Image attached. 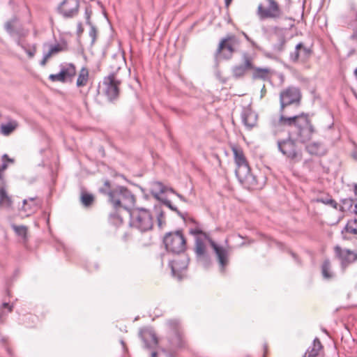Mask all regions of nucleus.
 <instances>
[{"label": "nucleus", "instance_id": "1", "mask_svg": "<svg viewBox=\"0 0 357 357\" xmlns=\"http://www.w3.org/2000/svg\"><path fill=\"white\" fill-rule=\"evenodd\" d=\"M189 232L193 235L197 236L196 237L195 250L199 260L204 261L205 265L207 263L208 257L206 252V245L204 243V241H207L214 250L218 262L222 268V270H223L224 267L227 264L228 262V250L221 246L218 245L206 233L204 232L198 228H190Z\"/></svg>", "mask_w": 357, "mask_h": 357}, {"label": "nucleus", "instance_id": "2", "mask_svg": "<svg viewBox=\"0 0 357 357\" xmlns=\"http://www.w3.org/2000/svg\"><path fill=\"white\" fill-rule=\"evenodd\" d=\"M109 201L116 210L130 211L135 204L134 195L126 188L119 186L107 193Z\"/></svg>", "mask_w": 357, "mask_h": 357}, {"label": "nucleus", "instance_id": "3", "mask_svg": "<svg viewBox=\"0 0 357 357\" xmlns=\"http://www.w3.org/2000/svg\"><path fill=\"white\" fill-rule=\"evenodd\" d=\"M130 225L144 232L152 229L153 218L151 212L145 208H136L130 211Z\"/></svg>", "mask_w": 357, "mask_h": 357}, {"label": "nucleus", "instance_id": "4", "mask_svg": "<svg viewBox=\"0 0 357 357\" xmlns=\"http://www.w3.org/2000/svg\"><path fill=\"white\" fill-rule=\"evenodd\" d=\"M257 14L261 20L271 19L274 21L282 18L284 13L275 0H264L259 4Z\"/></svg>", "mask_w": 357, "mask_h": 357}, {"label": "nucleus", "instance_id": "5", "mask_svg": "<svg viewBox=\"0 0 357 357\" xmlns=\"http://www.w3.org/2000/svg\"><path fill=\"white\" fill-rule=\"evenodd\" d=\"M317 130L310 119L308 115L303 114V117L298 121L296 127V139L301 143L310 141Z\"/></svg>", "mask_w": 357, "mask_h": 357}, {"label": "nucleus", "instance_id": "6", "mask_svg": "<svg viewBox=\"0 0 357 357\" xmlns=\"http://www.w3.org/2000/svg\"><path fill=\"white\" fill-rule=\"evenodd\" d=\"M301 98L300 89L296 86H289L280 93V112L282 113L284 108L290 105L298 103Z\"/></svg>", "mask_w": 357, "mask_h": 357}, {"label": "nucleus", "instance_id": "7", "mask_svg": "<svg viewBox=\"0 0 357 357\" xmlns=\"http://www.w3.org/2000/svg\"><path fill=\"white\" fill-rule=\"evenodd\" d=\"M335 257L340 263L341 268L345 270L350 264L357 261V252L348 248H342L340 245L334 247Z\"/></svg>", "mask_w": 357, "mask_h": 357}, {"label": "nucleus", "instance_id": "8", "mask_svg": "<svg viewBox=\"0 0 357 357\" xmlns=\"http://www.w3.org/2000/svg\"><path fill=\"white\" fill-rule=\"evenodd\" d=\"M236 44L237 40L234 36H229L223 38L220 42L218 47L215 52V59H230L234 52V46Z\"/></svg>", "mask_w": 357, "mask_h": 357}, {"label": "nucleus", "instance_id": "9", "mask_svg": "<svg viewBox=\"0 0 357 357\" xmlns=\"http://www.w3.org/2000/svg\"><path fill=\"white\" fill-rule=\"evenodd\" d=\"M151 193L158 200H160L168 208L172 211H176V208L174 207L170 200L168 199L174 192L171 190L167 189L161 183L155 182L151 185Z\"/></svg>", "mask_w": 357, "mask_h": 357}, {"label": "nucleus", "instance_id": "10", "mask_svg": "<svg viewBox=\"0 0 357 357\" xmlns=\"http://www.w3.org/2000/svg\"><path fill=\"white\" fill-rule=\"evenodd\" d=\"M279 151L286 157L295 160L301 156L298 151L295 142L290 137L286 139L278 141Z\"/></svg>", "mask_w": 357, "mask_h": 357}, {"label": "nucleus", "instance_id": "11", "mask_svg": "<svg viewBox=\"0 0 357 357\" xmlns=\"http://www.w3.org/2000/svg\"><path fill=\"white\" fill-rule=\"evenodd\" d=\"M235 172L241 183H248L252 187L256 185V178L251 174L248 163L236 166Z\"/></svg>", "mask_w": 357, "mask_h": 357}, {"label": "nucleus", "instance_id": "12", "mask_svg": "<svg viewBox=\"0 0 357 357\" xmlns=\"http://www.w3.org/2000/svg\"><path fill=\"white\" fill-rule=\"evenodd\" d=\"M119 84L120 82L114 74L109 75L105 78L103 82V84L105 86V91L110 100L114 99L118 96Z\"/></svg>", "mask_w": 357, "mask_h": 357}, {"label": "nucleus", "instance_id": "13", "mask_svg": "<svg viewBox=\"0 0 357 357\" xmlns=\"http://www.w3.org/2000/svg\"><path fill=\"white\" fill-rule=\"evenodd\" d=\"M79 7L78 0H63L59 6V11L65 17H73L77 14Z\"/></svg>", "mask_w": 357, "mask_h": 357}, {"label": "nucleus", "instance_id": "14", "mask_svg": "<svg viewBox=\"0 0 357 357\" xmlns=\"http://www.w3.org/2000/svg\"><path fill=\"white\" fill-rule=\"evenodd\" d=\"M243 64L236 65L232 68V74L235 78H240L244 76L245 73L253 68L252 58L248 53H243L242 55Z\"/></svg>", "mask_w": 357, "mask_h": 357}, {"label": "nucleus", "instance_id": "15", "mask_svg": "<svg viewBox=\"0 0 357 357\" xmlns=\"http://www.w3.org/2000/svg\"><path fill=\"white\" fill-rule=\"evenodd\" d=\"M342 235L344 240L352 241L354 248H357V219L348 220Z\"/></svg>", "mask_w": 357, "mask_h": 357}, {"label": "nucleus", "instance_id": "16", "mask_svg": "<svg viewBox=\"0 0 357 357\" xmlns=\"http://www.w3.org/2000/svg\"><path fill=\"white\" fill-rule=\"evenodd\" d=\"M342 235L344 240L352 241L354 248H357V219L348 220Z\"/></svg>", "mask_w": 357, "mask_h": 357}, {"label": "nucleus", "instance_id": "17", "mask_svg": "<svg viewBox=\"0 0 357 357\" xmlns=\"http://www.w3.org/2000/svg\"><path fill=\"white\" fill-rule=\"evenodd\" d=\"M310 50L305 47L302 43H299L296 45L294 51L290 53V59L294 63L299 61L304 62L310 57Z\"/></svg>", "mask_w": 357, "mask_h": 357}, {"label": "nucleus", "instance_id": "18", "mask_svg": "<svg viewBox=\"0 0 357 357\" xmlns=\"http://www.w3.org/2000/svg\"><path fill=\"white\" fill-rule=\"evenodd\" d=\"M163 241L168 252L177 254L178 248V230L167 234Z\"/></svg>", "mask_w": 357, "mask_h": 357}, {"label": "nucleus", "instance_id": "19", "mask_svg": "<svg viewBox=\"0 0 357 357\" xmlns=\"http://www.w3.org/2000/svg\"><path fill=\"white\" fill-rule=\"evenodd\" d=\"M39 208V202L35 197L25 199L22 202V205L19 208V211L26 216H29L36 212Z\"/></svg>", "mask_w": 357, "mask_h": 357}, {"label": "nucleus", "instance_id": "20", "mask_svg": "<svg viewBox=\"0 0 357 357\" xmlns=\"http://www.w3.org/2000/svg\"><path fill=\"white\" fill-rule=\"evenodd\" d=\"M141 337L147 348H155L158 344V339L155 332L151 328H145L141 331Z\"/></svg>", "mask_w": 357, "mask_h": 357}, {"label": "nucleus", "instance_id": "21", "mask_svg": "<svg viewBox=\"0 0 357 357\" xmlns=\"http://www.w3.org/2000/svg\"><path fill=\"white\" fill-rule=\"evenodd\" d=\"M13 201L12 197L8 194L4 181L0 183V208H10Z\"/></svg>", "mask_w": 357, "mask_h": 357}, {"label": "nucleus", "instance_id": "22", "mask_svg": "<svg viewBox=\"0 0 357 357\" xmlns=\"http://www.w3.org/2000/svg\"><path fill=\"white\" fill-rule=\"evenodd\" d=\"M241 119L244 126L248 129L253 128L257 121V115L248 109H244L241 113Z\"/></svg>", "mask_w": 357, "mask_h": 357}, {"label": "nucleus", "instance_id": "23", "mask_svg": "<svg viewBox=\"0 0 357 357\" xmlns=\"http://www.w3.org/2000/svg\"><path fill=\"white\" fill-rule=\"evenodd\" d=\"M252 77L255 79L266 80L270 78L272 70L268 68H255L253 66Z\"/></svg>", "mask_w": 357, "mask_h": 357}, {"label": "nucleus", "instance_id": "24", "mask_svg": "<svg viewBox=\"0 0 357 357\" xmlns=\"http://www.w3.org/2000/svg\"><path fill=\"white\" fill-rule=\"evenodd\" d=\"M19 126L17 121L10 119L6 123H3L0 126L1 132L5 135L8 136L13 132Z\"/></svg>", "mask_w": 357, "mask_h": 357}, {"label": "nucleus", "instance_id": "25", "mask_svg": "<svg viewBox=\"0 0 357 357\" xmlns=\"http://www.w3.org/2000/svg\"><path fill=\"white\" fill-rule=\"evenodd\" d=\"M301 117H303V114L291 117H286L282 114L279 119V123L282 126H294L296 128L298 121Z\"/></svg>", "mask_w": 357, "mask_h": 357}, {"label": "nucleus", "instance_id": "26", "mask_svg": "<svg viewBox=\"0 0 357 357\" xmlns=\"http://www.w3.org/2000/svg\"><path fill=\"white\" fill-rule=\"evenodd\" d=\"M322 345L318 338H316L314 342L312 347H310L305 353L303 357H316L319 351L321 349Z\"/></svg>", "mask_w": 357, "mask_h": 357}, {"label": "nucleus", "instance_id": "27", "mask_svg": "<svg viewBox=\"0 0 357 357\" xmlns=\"http://www.w3.org/2000/svg\"><path fill=\"white\" fill-rule=\"evenodd\" d=\"M231 149L234 153V160L236 166L248 163L243 151L241 148L238 146H233Z\"/></svg>", "mask_w": 357, "mask_h": 357}, {"label": "nucleus", "instance_id": "28", "mask_svg": "<svg viewBox=\"0 0 357 357\" xmlns=\"http://www.w3.org/2000/svg\"><path fill=\"white\" fill-rule=\"evenodd\" d=\"M61 70L63 72V75L66 81L72 80L76 74L75 67L72 63L63 65Z\"/></svg>", "mask_w": 357, "mask_h": 357}, {"label": "nucleus", "instance_id": "29", "mask_svg": "<svg viewBox=\"0 0 357 357\" xmlns=\"http://www.w3.org/2000/svg\"><path fill=\"white\" fill-rule=\"evenodd\" d=\"M89 80V70L86 68H82L79 71L77 80V86L78 87L85 86Z\"/></svg>", "mask_w": 357, "mask_h": 357}, {"label": "nucleus", "instance_id": "30", "mask_svg": "<svg viewBox=\"0 0 357 357\" xmlns=\"http://www.w3.org/2000/svg\"><path fill=\"white\" fill-rule=\"evenodd\" d=\"M321 273L324 278L329 280L333 278L334 275L331 271V262L328 259L324 261L321 266Z\"/></svg>", "mask_w": 357, "mask_h": 357}, {"label": "nucleus", "instance_id": "31", "mask_svg": "<svg viewBox=\"0 0 357 357\" xmlns=\"http://www.w3.org/2000/svg\"><path fill=\"white\" fill-rule=\"evenodd\" d=\"M321 144L319 142H314L310 144H308L306 146L307 151L311 154V155H318L321 153Z\"/></svg>", "mask_w": 357, "mask_h": 357}, {"label": "nucleus", "instance_id": "32", "mask_svg": "<svg viewBox=\"0 0 357 357\" xmlns=\"http://www.w3.org/2000/svg\"><path fill=\"white\" fill-rule=\"evenodd\" d=\"M2 162H3V163L0 168V172H3L8 167L7 162L13 163L14 162V160L10 158L7 154H4L2 156ZM0 181H1V182L3 181V176L1 174V172H0Z\"/></svg>", "mask_w": 357, "mask_h": 357}, {"label": "nucleus", "instance_id": "33", "mask_svg": "<svg viewBox=\"0 0 357 357\" xmlns=\"http://www.w3.org/2000/svg\"><path fill=\"white\" fill-rule=\"evenodd\" d=\"M12 228L16 232V234L20 236H22L24 239L26 238L27 228L25 226L20 225H12Z\"/></svg>", "mask_w": 357, "mask_h": 357}, {"label": "nucleus", "instance_id": "34", "mask_svg": "<svg viewBox=\"0 0 357 357\" xmlns=\"http://www.w3.org/2000/svg\"><path fill=\"white\" fill-rule=\"evenodd\" d=\"M286 43V40L284 36H281L279 38V41L277 44L274 45L273 49L276 52H281L284 50Z\"/></svg>", "mask_w": 357, "mask_h": 357}, {"label": "nucleus", "instance_id": "35", "mask_svg": "<svg viewBox=\"0 0 357 357\" xmlns=\"http://www.w3.org/2000/svg\"><path fill=\"white\" fill-rule=\"evenodd\" d=\"M317 202L323 203L326 205H329L335 209L337 208V206H338L337 203L334 199H333L331 198H329V197L319 198V199H317Z\"/></svg>", "mask_w": 357, "mask_h": 357}, {"label": "nucleus", "instance_id": "36", "mask_svg": "<svg viewBox=\"0 0 357 357\" xmlns=\"http://www.w3.org/2000/svg\"><path fill=\"white\" fill-rule=\"evenodd\" d=\"M81 201L83 205L89 206L93 202V197L91 195L83 193L81 197Z\"/></svg>", "mask_w": 357, "mask_h": 357}, {"label": "nucleus", "instance_id": "37", "mask_svg": "<svg viewBox=\"0 0 357 357\" xmlns=\"http://www.w3.org/2000/svg\"><path fill=\"white\" fill-rule=\"evenodd\" d=\"M49 79L52 82H66L64 75L63 72L61 70L57 73V74H52L49 76Z\"/></svg>", "mask_w": 357, "mask_h": 357}, {"label": "nucleus", "instance_id": "38", "mask_svg": "<svg viewBox=\"0 0 357 357\" xmlns=\"http://www.w3.org/2000/svg\"><path fill=\"white\" fill-rule=\"evenodd\" d=\"M63 50V47L60 45H52L50 47L48 52H47V54H50V56L51 57L52 55H54Z\"/></svg>", "mask_w": 357, "mask_h": 357}, {"label": "nucleus", "instance_id": "39", "mask_svg": "<svg viewBox=\"0 0 357 357\" xmlns=\"http://www.w3.org/2000/svg\"><path fill=\"white\" fill-rule=\"evenodd\" d=\"M353 201L351 199H344L342 201V205L340 206V210L344 211L347 209H350L352 208Z\"/></svg>", "mask_w": 357, "mask_h": 357}, {"label": "nucleus", "instance_id": "40", "mask_svg": "<svg viewBox=\"0 0 357 357\" xmlns=\"http://www.w3.org/2000/svg\"><path fill=\"white\" fill-rule=\"evenodd\" d=\"M22 47L24 50V51L26 52V54L29 55L30 58H32L36 54V46L33 45L31 47L27 48L23 45H21Z\"/></svg>", "mask_w": 357, "mask_h": 357}, {"label": "nucleus", "instance_id": "41", "mask_svg": "<svg viewBox=\"0 0 357 357\" xmlns=\"http://www.w3.org/2000/svg\"><path fill=\"white\" fill-rule=\"evenodd\" d=\"M180 218L183 220L185 224H195V220L188 214L180 213Z\"/></svg>", "mask_w": 357, "mask_h": 357}, {"label": "nucleus", "instance_id": "42", "mask_svg": "<svg viewBox=\"0 0 357 357\" xmlns=\"http://www.w3.org/2000/svg\"><path fill=\"white\" fill-rule=\"evenodd\" d=\"M169 266L171 268L172 275L176 276L177 273L176 263L174 261H170Z\"/></svg>", "mask_w": 357, "mask_h": 357}, {"label": "nucleus", "instance_id": "43", "mask_svg": "<svg viewBox=\"0 0 357 357\" xmlns=\"http://www.w3.org/2000/svg\"><path fill=\"white\" fill-rule=\"evenodd\" d=\"M96 29L95 28V26L91 25V29H90V31H89V36L91 37L92 38V42L93 43L96 38Z\"/></svg>", "mask_w": 357, "mask_h": 357}, {"label": "nucleus", "instance_id": "44", "mask_svg": "<svg viewBox=\"0 0 357 357\" xmlns=\"http://www.w3.org/2000/svg\"><path fill=\"white\" fill-rule=\"evenodd\" d=\"M151 357H169V356L165 351H162L160 353L153 352L151 354Z\"/></svg>", "mask_w": 357, "mask_h": 357}, {"label": "nucleus", "instance_id": "45", "mask_svg": "<svg viewBox=\"0 0 357 357\" xmlns=\"http://www.w3.org/2000/svg\"><path fill=\"white\" fill-rule=\"evenodd\" d=\"M83 31H84V28L82 26V23H78L77 25V35L78 36L81 35L83 33Z\"/></svg>", "mask_w": 357, "mask_h": 357}, {"label": "nucleus", "instance_id": "46", "mask_svg": "<svg viewBox=\"0 0 357 357\" xmlns=\"http://www.w3.org/2000/svg\"><path fill=\"white\" fill-rule=\"evenodd\" d=\"M50 58V54H47V53H45L44 54L43 60L40 61L41 66H45Z\"/></svg>", "mask_w": 357, "mask_h": 357}, {"label": "nucleus", "instance_id": "47", "mask_svg": "<svg viewBox=\"0 0 357 357\" xmlns=\"http://www.w3.org/2000/svg\"><path fill=\"white\" fill-rule=\"evenodd\" d=\"M2 307H3V309H6H6L8 310V312H11V311H12V306H11V305H9L8 303H4L3 304V306H2Z\"/></svg>", "mask_w": 357, "mask_h": 357}, {"label": "nucleus", "instance_id": "48", "mask_svg": "<svg viewBox=\"0 0 357 357\" xmlns=\"http://www.w3.org/2000/svg\"><path fill=\"white\" fill-rule=\"evenodd\" d=\"M179 238H180V240L181 241L182 244H185V240L183 236L181 234V232H180Z\"/></svg>", "mask_w": 357, "mask_h": 357}, {"label": "nucleus", "instance_id": "49", "mask_svg": "<svg viewBox=\"0 0 357 357\" xmlns=\"http://www.w3.org/2000/svg\"><path fill=\"white\" fill-rule=\"evenodd\" d=\"M352 211L357 215V204H355L353 208H352Z\"/></svg>", "mask_w": 357, "mask_h": 357}, {"label": "nucleus", "instance_id": "50", "mask_svg": "<svg viewBox=\"0 0 357 357\" xmlns=\"http://www.w3.org/2000/svg\"><path fill=\"white\" fill-rule=\"evenodd\" d=\"M225 1L226 6H228L231 3L232 0H225Z\"/></svg>", "mask_w": 357, "mask_h": 357}, {"label": "nucleus", "instance_id": "51", "mask_svg": "<svg viewBox=\"0 0 357 357\" xmlns=\"http://www.w3.org/2000/svg\"><path fill=\"white\" fill-rule=\"evenodd\" d=\"M243 35L245 36V38H246L248 40H250L249 37H248L245 33H243Z\"/></svg>", "mask_w": 357, "mask_h": 357}, {"label": "nucleus", "instance_id": "52", "mask_svg": "<svg viewBox=\"0 0 357 357\" xmlns=\"http://www.w3.org/2000/svg\"><path fill=\"white\" fill-rule=\"evenodd\" d=\"M355 194L357 195V185H355Z\"/></svg>", "mask_w": 357, "mask_h": 357}, {"label": "nucleus", "instance_id": "53", "mask_svg": "<svg viewBox=\"0 0 357 357\" xmlns=\"http://www.w3.org/2000/svg\"><path fill=\"white\" fill-rule=\"evenodd\" d=\"M105 185L109 186V182H108V181H106V182L105 183Z\"/></svg>", "mask_w": 357, "mask_h": 357}, {"label": "nucleus", "instance_id": "54", "mask_svg": "<svg viewBox=\"0 0 357 357\" xmlns=\"http://www.w3.org/2000/svg\"><path fill=\"white\" fill-rule=\"evenodd\" d=\"M180 199H183L182 196L180 195L179 196Z\"/></svg>", "mask_w": 357, "mask_h": 357}, {"label": "nucleus", "instance_id": "55", "mask_svg": "<svg viewBox=\"0 0 357 357\" xmlns=\"http://www.w3.org/2000/svg\"><path fill=\"white\" fill-rule=\"evenodd\" d=\"M185 257V256L184 255L183 256H181V255H179V257Z\"/></svg>", "mask_w": 357, "mask_h": 357}, {"label": "nucleus", "instance_id": "56", "mask_svg": "<svg viewBox=\"0 0 357 357\" xmlns=\"http://www.w3.org/2000/svg\"><path fill=\"white\" fill-rule=\"evenodd\" d=\"M323 331H324V332H325L326 333H327L326 330H325V329H324V330H323Z\"/></svg>", "mask_w": 357, "mask_h": 357}, {"label": "nucleus", "instance_id": "57", "mask_svg": "<svg viewBox=\"0 0 357 357\" xmlns=\"http://www.w3.org/2000/svg\"><path fill=\"white\" fill-rule=\"evenodd\" d=\"M285 1H287V2H290L291 1V0H285Z\"/></svg>", "mask_w": 357, "mask_h": 357}]
</instances>
